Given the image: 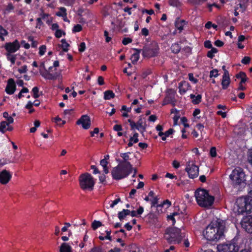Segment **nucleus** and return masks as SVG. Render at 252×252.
Returning a JSON list of instances; mask_svg holds the SVG:
<instances>
[{
	"instance_id": "nucleus-51",
	"label": "nucleus",
	"mask_w": 252,
	"mask_h": 252,
	"mask_svg": "<svg viewBox=\"0 0 252 252\" xmlns=\"http://www.w3.org/2000/svg\"><path fill=\"white\" fill-rule=\"evenodd\" d=\"M132 39L128 37H125L123 39L122 43L124 45H127V44L131 43Z\"/></svg>"
},
{
	"instance_id": "nucleus-5",
	"label": "nucleus",
	"mask_w": 252,
	"mask_h": 252,
	"mask_svg": "<svg viewBox=\"0 0 252 252\" xmlns=\"http://www.w3.org/2000/svg\"><path fill=\"white\" fill-rule=\"evenodd\" d=\"M229 178L231 181V184L235 188L239 189L245 187L246 184L245 173L240 168L233 170L229 175Z\"/></svg>"
},
{
	"instance_id": "nucleus-25",
	"label": "nucleus",
	"mask_w": 252,
	"mask_h": 252,
	"mask_svg": "<svg viewBox=\"0 0 252 252\" xmlns=\"http://www.w3.org/2000/svg\"><path fill=\"white\" fill-rule=\"evenodd\" d=\"M237 78H241V84L245 83L247 81V77L245 72H240L236 76Z\"/></svg>"
},
{
	"instance_id": "nucleus-24",
	"label": "nucleus",
	"mask_w": 252,
	"mask_h": 252,
	"mask_svg": "<svg viewBox=\"0 0 252 252\" xmlns=\"http://www.w3.org/2000/svg\"><path fill=\"white\" fill-rule=\"evenodd\" d=\"M104 98L105 100H109L115 97L114 93L110 90L106 91L104 93Z\"/></svg>"
},
{
	"instance_id": "nucleus-33",
	"label": "nucleus",
	"mask_w": 252,
	"mask_h": 252,
	"mask_svg": "<svg viewBox=\"0 0 252 252\" xmlns=\"http://www.w3.org/2000/svg\"><path fill=\"white\" fill-rule=\"evenodd\" d=\"M102 225V223L98 220H94L92 223V227L93 230H96L97 228Z\"/></svg>"
},
{
	"instance_id": "nucleus-64",
	"label": "nucleus",
	"mask_w": 252,
	"mask_h": 252,
	"mask_svg": "<svg viewBox=\"0 0 252 252\" xmlns=\"http://www.w3.org/2000/svg\"><path fill=\"white\" fill-rule=\"evenodd\" d=\"M141 34L144 36H147L149 34L148 30L146 28H143L141 30Z\"/></svg>"
},
{
	"instance_id": "nucleus-58",
	"label": "nucleus",
	"mask_w": 252,
	"mask_h": 252,
	"mask_svg": "<svg viewBox=\"0 0 252 252\" xmlns=\"http://www.w3.org/2000/svg\"><path fill=\"white\" fill-rule=\"evenodd\" d=\"M127 122L129 123V125L131 127V130H134L135 129V123L131 120V119H128L127 120Z\"/></svg>"
},
{
	"instance_id": "nucleus-7",
	"label": "nucleus",
	"mask_w": 252,
	"mask_h": 252,
	"mask_svg": "<svg viewBox=\"0 0 252 252\" xmlns=\"http://www.w3.org/2000/svg\"><path fill=\"white\" fill-rule=\"evenodd\" d=\"M79 185L83 190H92L95 184L93 176L88 173H85L80 175L79 178Z\"/></svg>"
},
{
	"instance_id": "nucleus-11",
	"label": "nucleus",
	"mask_w": 252,
	"mask_h": 252,
	"mask_svg": "<svg viewBox=\"0 0 252 252\" xmlns=\"http://www.w3.org/2000/svg\"><path fill=\"white\" fill-rule=\"evenodd\" d=\"M20 45L19 42L17 40H15L13 42L6 43L4 47L6 50V53H14L18 50L20 48Z\"/></svg>"
},
{
	"instance_id": "nucleus-12",
	"label": "nucleus",
	"mask_w": 252,
	"mask_h": 252,
	"mask_svg": "<svg viewBox=\"0 0 252 252\" xmlns=\"http://www.w3.org/2000/svg\"><path fill=\"white\" fill-rule=\"evenodd\" d=\"M241 224L248 233L252 234V216L243 218L241 221Z\"/></svg>"
},
{
	"instance_id": "nucleus-31",
	"label": "nucleus",
	"mask_w": 252,
	"mask_h": 252,
	"mask_svg": "<svg viewBox=\"0 0 252 252\" xmlns=\"http://www.w3.org/2000/svg\"><path fill=\"white\" fill-rule=\"evenodd\" d=\"M8 125H9L5 121L1 122L0 124V131L2 133H4L6 130V128L8 126Z\"/></svg>"
},
{
	"instance_id": "nucleus-10",
	"label": "nucleus",
	"mask_w": 252,
	"mask_h": 252,
	"mask_svg": "<svg viewBox=\"0 0 252 252\" xmlns=\"http://www.w3.org/2000/svg\"><path fill=\"white\" fill-rule=\"evenodd\" d=\"M220 252H237L238 247L235 243H228L218 246Z\"/></svg>"
},
{
	"instance_id": "nucleus-3",
	"label": "nucleus",
	"mask_w": 252,
	"mask_h": 252,
	"mask_svg": "<svg viewBox=\"0 0 252 252\" xmlns=\"http://www.w3.org/2000/svg\"><path fill=\"white\" fill-rule=\"evenodd\" d=\"M195 196L198 204L202 207H209L214 201V197L210 195L205 189H198L195 192Z\"/></svg>"
},
{
	"instance_id": "nucleus-28",
	"label": "nucleus",
	"mask_w": 252,
	"mask_h": 252,
	"mask_svg": "<svg viewBox=\"0 0 252 252\" xmlns=\"http://www.w3.org/2000/svg\"><path fill=\"white\" fill-rule=\"evenodd\" d=\"M5 55L7 59L11 62L12 64H14L16 61V55L11 53H5Z\"/></svg>"
},
{
	"instance_id": "nucleus-34",
	"label": "nucleus",
	"mask_w": 252,
	"mask_h": 252,
	"mask_svg": "<svg viewBox=\"0 0 252 252\" xmlns=\"http://www.w3.org/2000/svg\"><path fill=\"white\" fill-rule=\"evenodd\" d=\"M218 51L217 49L213 48L211 50L208 52L207 56L210 59H212L214 57V54L217 53Z\"/></svg>"
},
{
	"instance_id": "nucleus-2",
	"label": "nucleus",
	"mask_w": 252,
	"mask_h": 252,
	"mask_svg": "<svg viewBox=\"0 0 252 252\" xmlns=\"http://www.w3.org/2000/svg\"><path fill=\"white\" fill-rule=\"evenodd\" d=\"M132 166L130 162L120 164L113 168L112 176L115 180H121L128 176L132 172Z\"/></svg>"
},
{
	"instance_id": "nucleus-48",
	"label": "nucleus",
	"mask_w": 252,
	"mask_h": 252,
	"mask_svg": "<svg viewBox=\"0 0 252 252\" xmlns=\"http://www.w3.org/2000/svg\"><path fill=\"white\" fill-rule=\"evenodd\" d=\"M204 47L206 48H208V49L213 48L212 43H211V41L209 40L205 41L204 43Z\"/></svg>"
},
{
	"instance_id": "nucleus-62",
	"label": "nucleus",
	"mask_w": 252,
	"mask_h": 252,
	"mask_svg": "<svg viewBox=\"0 0 252 252\" xmlns=\"http://www.w3.org/2000/svg\"><path fill=\"white\" fill-rule=\"evenodd\" d=\"M121 201V199L120 198H117L116 199H115V200H114L112 203L110 204V207L111 208H113L115 205H116V204H117L119 202Z\"/></svg>"
},
{
	"instance_id": "nucleus-32",
	"label": "nucleus",
	"mask_w": 252,
	"mask_h": 252,
	"mask_svg": "<svg viewBox=\"0 0 252 252\" xmlns=\"http://www.w3.org/2000/svg\"><path fill=\"white\" fill-rule=\"evenodd\" d=\"M167 205V207H169L171 206V202L168 200H164L162 203L160 204L157 205L156 206V207L157 208L158 211L159 208H161L164 205ZM158 213H159V211H158Z\"/></svg>"
},
{
	"instance_id": "nucleus-17",
	"label": "nucleus",
	"mask_w": 252,
	"mask_h": 252,
	"mask_svg": "<svg viewBox=\"0 0 252 252\" xmlns=\"http://www.w3.org/2000/svg\"><path fill=\"white\" fill-rule=\"evenodd\" d=\"M230 84V78L228 71H225L224 73L221 82L222 89L225 90L227 88Z\"/></svg>"
},
{
	"instance_id": "nucleus-60",
	"label": "nucleus",
	"mask_w": 252,
	"mask_h": 252,
	"mask_svg": "<svg viewBox=\"0 0 252 252\" xmlns=\"http://www.w3.org/2000/svg\"><path fill=\"white\" fill-rule=\"evenodd\" d=\"M109 33L107 31H105L104 32V35L105 37L106 42H109L111 40V37L108 36Z\"/></svg>"
},
{
	"instance_id": "nucleus-55",
	"label": "nucleus",
	"mask_w": 252,
	"mask_h": 252,
	"mask_svg": "<svg viewBox=\"0 0 252 252\" xmlns=\"http://www.w3.org/2000/svg\"><path fill=\"white\" fill-rule=\"evenodd\" d=\"M7 34L8 32L6 30L3 29V27L0 25V35H6Z\"/></svg>"
},
{
	"instance_id": "nucleus-54",
	"label": "nucleus",
	"mask_w": 252,
	"mask_h": 252,
	"mask_svg": "<svg viewBox=\"0 0 252 252\" xmlns=\"http://www.w3.org/2000/svg\"><path fill=\"white\" fill-rule=\"evenodd\" d=\"M169 4L173 6H177L179 4L178 0H170Z\"/></svg>"
},
{
	"instance_id": "nucleus-41",
	"label": "nucleus",
	"mask_w": 252,
	"mask_h": 252,
	"mask_svg": "<svg viewBox=\"0 0 252 252\" xmlns=\"http://www.w3.org/2000/svg\"><path fill=\"white\" fill-rule=\"evenodd\" d=\"M82 30V27L81 25L79 24H77L74 26L72 31L74 32H79Z\"/></svg>"
},
{
	"instance_id": "nucleus-1",
	"label": "nucleus",
	"mask_w": 252,
	"mask_h": 252,
	"mask_svg": "<svg viewBox=\"0 0 252 252\" xmlns=\"http://www.w3.org/2000/svg\"><path fill=\"white\" fill-rule=\"evenodd\" d=\"M225 221L220 219L213 220L204 232V236L210 241H217L223 237L226 230Z\"/></svg>"
},
{
	"instance_id": "nucleus-40",
	"label": "nucleus",
	"mask_w": 252,
	"mask_h": 252,
	"mask_svg": "<svg viewBox=\"0 0 252 252\" xmlns=\"http://www.w3.org/2000/svg\"><path fill=\"white\" fill-rule=\"evenodd\" d=\"M219 75L218 70L217 69H214L210 72V77H217Z\"/></svg>"
},
{
	"instance_id": "nucleus-6",
	"label": "nucleus",
	"mask_w": 252,
	"mask_h": 252,
	"mask_svg": "<svg viewBox=\"0 0 252 252\" xmlns=\"http://www.w3.org/2000/svg\"><path fill=\"white\" fill-rule=\"evenodd\" d=\"M185 233L181 232L178 228L173 227L166 229L164 238L170 243H181L182 240L185 238Z\"/></svg>"
},
{
	"instance_id": "nucleus-50",
	"label": "nucleus",
	"mask_w": 252,
	"mask_h": 252,
	"mask_svg": "<svg viewBox=\"0 0 252 252\" xmlns=\"http://www.w3.org/2000/svg\"><path fill=\"white\" fill-rule=\"evenodd\" d=\"M86 49V44L85 42H81L79 48V51L80 52H84Z\"/></svg>"
},
{
	"instance_id": "nucleus-8",
	"label": "nucleus",
	"mask_w": 252,
	"mask_h": 252,
	"mask_svg": "<svg viewBox=\"0 0 252 252\" xmlns=\"http://www.w3.org/2000/svg\"><path fill=\"white\" fill-rule=\"evenodd\" d=\"M141 51L144 57L152 58L158 55L159 47L157 43L153 41L146 44L141 49Z\"/></svg>"
},
{
	"instance_id": "nucleus-53",
	"label": "nucleus",
	"mask_w": 252,
	"mask_h": 252,
	"mask_svg": "<svg viewBox=\"0 0 252 252\" xmlns=\"http://www.w3.org/2000/svg\"><path fill=\"white\" fill-rule=\"evenodd\" d=\"M18 71L20 73H26L27 71V65H23L21 66L20 68L18 69Z\"/></svg>"
},
{
	"instance_id": "nucleus-27",
	"label": "nucleus",
	"mask_w": 252,
	"mask_h": 252,
	"mask_svg": "<svg viewBox=\"0 0 252 252\" xmlns=\"http://www.w3.org/2000/svg\"><path fill=\"white\" fill-rule=\"evenodd\" d=\"M181 48V47L178 43H174L172 44L171 47L172 52L175 54L178 53L180 52Z\"/></svg>"
},
{
	"instance_id": "nucleus-4",
	"label": "nucleus",
	"mask_w": 252,
	"mask_h": 252,
	"mask_svg": "<svg viewBox=\"0 0 252 252\" xmlns=\"http://www.w3.org/2000/svg\"><path fill=\"white\" fill-rule=\"evenodd\" d=\"M252 209V198L251 196L240 197L236 202L234 210L238 214L250 213Z\"/></svg>"
},
{
	"instance_id": "nucleus-57",
	"label": "nucleus",
	"mask_w": 252,
	"mask_h": 252,
	"mask_svg": "<svg viewBox=\"0 0 252 252\" xmlns=\"http://www.w3.org/2000/svg\"><path fill=\"white\" fill-rule=\"evenodd\" d=\"M174 130L173 128H170L167 131H165L164 134L166 137L169 136L170 135L173 133Z\"/></svg>"
},
{
	"instance_id": "nucleus-30",
	"label": "nucleus",
	"mask_w": 252,
	"mask_h": 252,
	"mask_svg": "<svg viewBox=\"0 0 252 252\" xmlns=\"http://www.w3.org/2000/svg\"><path fill=\"white\" fill-rule=\"evenodd\" d=\"M185 22L184 20H181L180 19H178L175 22V27L179 30L181 31L183 30V23Z\"/></svg>"
},
{
	"instance_id": "nucleus-22",
	"label": "nucleus",
	"mask_w": 252,
	"mask_h": 252,
	"mask_svg": "<svg viewBox=\"0 0 252 252\" xmlns=\"http://www.w3.org/2000/svg\"><path fill=\"white\" fill-rule=\"evenodd\" d=\"M189 86L188 83L184 82V83H180L179 84V92L181 94H185L188 89V87Z\"/></svg>"
},
{
	"instance_id": "nucleus-35",
	"label": "nucleus",
	"mask_w": 252,
	"mask_h": 252,
	"mask_svg": "<svg viewBox=\"0 0 252 252\" xmlns=\"http://www.w3.org/2000/svg\"><path fill=\"white\" fill-rule=\"evenodd\" d=\"M206 0H188V1L192 4L198 5L202 4Z\"/></svg>"
},
{
	"instance_id": "nucleus-36",
	"label": "nucleus",
	"mask_w": 252,
	"mask_h": 252,
	"mask_svg": "<svg viewBox=\"0 0 252 252\" xmlns=\"http://www.w3.org/2000/svg\"><path fill=\"white\" fill-rule=\"evenodd\" d=\"M32 92L33 93V96L34 98H37L39 96V89L37 87H34L33 88L32 90Z\"/></svg>"
},
{
	"instance_id": "nucleus-23",
	"label": "nucleus",
	"mask_w": 252,
	"mask_h": 252,
	"mask_svg": "<svg viewBox=\"0 0 252 252\" xmlns=\"http://www.w3.org/2000/svg\"><path fill=\"white\" fill-rule=\"evenodd\" d=\"M108 164V162L105 159H101L100 161V164L103 167V171L105 174L109 173V169L107 167Z\"/></svg>"
},
{
	"instance_id": "nucleus-26",
	"label": "nucleus",
	"mask_w": 252,
	"mask_h": 252,
	"mask_svg": "<svg viewBox=\"0 0 252 252\" xmlns=\"http://www.w3.org/2000/svg\"><path fill=\"white\" fill-rule=\"evenodd\" d=\"M129 154H130V152L121 154L120 156L124 159V161L121 162V164H125L126 162H129V161H128V160L129 159Z\"/></svg>"
},
{
	"instance_id": "nucleus-44",
	"label": "nucleus",
	"mask_w": 252,
	"mask_h": 252,
	"mask_svg": "<svg viewBox=\"0 0 252 252\" xmlns=\"http://www.w3.org/2000/svg\"><path fill=\"white\" fill-rule=\"evenodd\" d=\"M75 0H61L66 5H72L74 4Z\"/></svg>"
},
{
	"instance_id": "nucleus-38",
	"label": "nucleus",
	"mask_w": 252,
	"mask_h": 252,
	"mask_svg": "<svg viewBox=\"0 0 252 252\" xmlns=\"http://www.w3.org/2000/svg\"><path fill=\"white\" fill-rule=\"evenodd\" d=\"M60 11L57 13V15L59 16H66V9L64 7H61L60 8Z\"/></svg>"
},
{
	"instance_id": "nucleus-56",
	"label": "nucleus",
	"mask_w": 252,
	"mask_h": 252,
	"mask_svg": "<svg viewBox=\"0 0 252 252\" xmlns=\"http://www.w3.org/2000/svg\"><path fill=\"white\" fill-rule=\"evenodd\" d=\"M47 75H48L45 77V79H46L54 80L56 78V77L53 74L50 73V72H49V73H47Z\"/></svg>"
},
{
	"instance_id": "nucleus-21",
	"label": "nucleus",
	"mask_w": 252,
	"mask_h": 252,
	"mask_svg": "<svg viewBox=\"0 0 252 252\" xmlns=\"http://www.w3.org/2000/svg\"><path fill=\"white\" fill-rule=\"evenodd\" d=\"M138 133L135 132L132 137H131L129 139V141L128 143V147H131L133 143H136L138 142Z\"/></svg>"
},
{
	"instance_id": "nucleus-20",
	"label": "nucleus",
	"mask_w": 252,
	"mask_h": 252,
	"mask_svg": "<svg viewBox=\"0 0 252 252\" xmlns=\"http://www.w3.org/2000/svg\"><path fill=\"white\" fill-rule=\"evenodd\" d=\"M60 252H72L71 247L68 244L63 243L60 246Z\"/></svg>"
},
{
	"instance_id": "nucleus-39",
	"label": "nucleus",
	"mask_w": 252,
	"mask_h": 252,
	"mask_svg": "<svg viewBox=\"0 0 252 252\" xmlns=\"http://www.w3.org/2000/svg\"><path fill=\"white\" fill-rule=\"evenodd\" d=\"M201 95L198 94L197 96H195V98L192 100V102L193 104H196L200 103L201 101Z\"/></svg>"
},
{
	"instance_id": "nucleus-52",
	"label": "nucleus",
	"mask_w": 252,
	"mask_h": 252,
	"mask_svg": "<svg viewBox=\"0 0 252 252\" xmlns=\"http://www.w3.org/2000/svg\"><path fill=\"white\" fill-rule=\"evenodd\" d=\"M251 61V58L249 57H245L241 61L242 63L245 64H248Z\"/></svg>"
},
{
	"instance_id": "nucleus-16",
	"label": "nucleus",
	"mask_w": 252,
	"mask_h": 252,
	"mask_svg": "<svg viewBox=\"0 0 252 252\" xmlns=\"http://www.w3.org/2000/svg\"><path fill=\"white\" fill-rule=\"evenodd\" d=\"M146 124L142 118H140L139 120L135 123V129L140 131L143 134L146 131Z\"/></svg>"
},
{
	"instance_id": "nucleus-15",
	"label": "nucleus",
	"mask_w": 252,
	"mask_h": 252,
	"mask_svg": "<svg viewBox=\"0 0 252 252\" xmlns=\"http://www.w3.org/2000/svg\"><path fill=\"white\" fill-rule=\"evenodd\" d=\"M16 90V85L14 79L10 78L8 80L5 88V92L9 94H12Z\"/></svg>"
},
{
	"instance_id": "nucleus-37",
	"label": "nucleus",
	"mask_w": 252,
	"mask_h": 252,
	"mask_svg": "<svg viewBox=\"0 0 252 252\" xmlns=\"http://www.w3.org/2000/svg\"><path fill=\"white\" fill-rule=\"evenodd\" d=\"M33 105V102L31 101H28V103L26 105V108L29 110V113H32L34 111V109L32 108Z\"/></svg>"
},
{
	"instance_id": "nucleus-49",
	"label": "nucleus",
	"mask_w": 252,
	"mask_h": 252,
	"mask_svg": "<svg viewBox=\"0 0 252 252\" xmlns=\"http://www.w3.org/2000/svg\"><path fill=\"white\" fill-rule=\"evenodd\" d=\"M118 215V218L120 220L124 219L126 216V213L125 212H123V210L122 211L119 212Z\"/></svg>"
},
{
	"instance_id": "nucleus-9",
	"label": "nucleus",
	"mask_w": 252,
	"mask_h": 252,
	"mask_svg": "<svg viewBox=\"0 0 252 252\" xmlns=\"http://www.w3.org/2000/svg\"><path fill=\"white\" fill-rule=\"evenodd\" d=\"M186 171L188 172L190 178L194 179L198 176L199 167L193 161H189L187 164Z\"/></svg>"
},
{
	"instance_id": "nucleus-46",
	"label": "nucleus",
	"mask_w": 252,
	"mask_h": 252,
	"mask_svg": "<svg viewBox=\"0 0 252 252\" xmlns=\"http://www.w3.org/2000/svg\"><path fill=\"white\" fill-rule=\"evenodd\" d=\"M158 198L157 196L155 197L151 201V207H156L158 205Z\"/></svg>"
},
{
	"instance_id": "nucleus-61",
	"label": "nucleus",
	"mask_w": 252,
	"mask_h": 252,
	"mask_svg": "<svg viewBox=\"0 0 252 252\" xmlns=\"http://www.w3.org/2000/svg\"><path fill=\"white\" fill-rule=\"evenodd\" d=\"M189 79L190 81L193 82L194 83H196L197 82V80L193 77V75L192 73H189Z\"/></svg>"
},
{
	"instance_id": "nucleus-59",
	"label": "nucleus",
	"mask_w": 252,
	"mask_h": 252,
	"mask_svg": "<svg viewBox=\"0 0 252 252\" xmlns=\"http://www.w3.org/2000/svg\"><path fill=\"white\" fill-rule=\"evenodd\" d=\"M89 252H103L102 249L100 247H94Z\"/></svg>"
},
{
	"instance_id": "nucleus-63",
	"label": "nucleus",
	"mask_w": 252,
	"mask_h": 252,
	"mask_svg": "<svg viewBox=\"0 0 252 252\" xmlns=\"http://www.w3.org/2000/svg\"><path fill=\"white\" fill-rule=\"evenodd\" d=\"M97 82L99 85H103L104 84V78L102 76H99L98 77Z\"/></svg>"
},
{
	"instance_id": "nucleus-47",
	"label": "nucleus",
	"mask_w": 252,
	"mask_h": 252,
	"mask_svg": "<svg viewBox=\"0 0 252 252\" xmlns=\"http://www.w3.org/2000/svg\"><path fill=\"white\" fill-rule=\"evenodd\" d=\"M210 154L211 157H216L217 156L216 149L215 147H212L210 151Z\"/></svg>"
},
{
	"instance_id": "nucleus-43",
	"label": "nucleus",
	"mask_w": 252,
	"mask_h": 252,
	"mask_svg": "<svg viewBox=\"0 0 252 252\" xmlns=\"http://www.w3.org/2000/svg\"><path fill=\"white\" fill-rule=\"evenodd\" d=\"M46 50V47L45 45H42L39 47V54L40 55L42 56L43 55Z\"/></svg>"
},
{
	"instance_id": "nucleus-13",
	"label": "nucleus",
	"mask_w": 252,
	"mask_h": 252,
	"mask_svg": "<svg viewBox=\"0 0 252 252\" xmlns=\"http://www.w3.org/2000/svg\"><path fill=\"white\" fill-rule=\"evenodd\" d=\"M77 125H82V127L85 129H89L91 126V119L89 116L86 115H83L76 122Z\"/></svg>"
},
{
	"instance_id": "nucleus-29",
	"label": "nucleus",
	"mask_w": 252,
	"mask_h": 252,
	"mask_svg": "<svg viewBox=\"0 0 252 252\" xmlns=\"http://www.w3.org/2000/svg\"><path fill=\"white\" fill-rule=\"evenodd\" d=\"M62 44L61 45V47L62 48L63 52H67L68 50V47L69 46V44L66 42L65 39H63L61 40Z\"/></svg>"
},
{
	"instance_id": "nucleus-45",
	"label": "nucleus",
	"mask_w": 252,
	"mask_h": 252,
	"mask_svg": "<svg viewBox=\"0 0 252 252\" xmlns=\"http://www.w3.org/2000/svg\"><path fill=\"white\" fill-rule=\"evenodd\" d=\"M65 34V33L61 30H57L55 32V36L57 38H60L62 34Z\"/></svg>"
},
{
	"instance_id": "nucleus-18",
	"label": "nucleus",
	"mask_w": 252,
	"mask_h": 252,
	"mask_svg": "<svg viewBox=\"0 0 252 252\" xmlns=\"http://www.w3.org/2000/svg\"><path fill=\"white\" fill-rule=\"evenodd\" d=\"M175 103L176 101L174 95L173 94H169L165 97L162 105H165L170 103L173 105H175Z\"/></svg>"
},
{
	"instance_id": "nucleus-42",
	"label": "nucleus",
	"mask_w": 252,
	"mask_h": 252,
	"mask_svg": "<svg viewBox=\"0 0 252 252\" xmlns=\"http://www.w3.org/2000/svg\"><path fill=\"white\" fill-rule=\"evenodd\" d=\"M14 8V6L11 3H9L5 8V11L7 13L10 12L11 10H13Z\"/></svg>"
},
{
	"instance_id": "nucleus-19",
	"label": "nucleus",
	"mask_w": 252,
	"mask_h": 252,
	"mask_svg": "<svg viewBox=\"0 0 252 252\" xmlns=\"http://www.w3.org/2000/svg\"><path fill=\"white\" fill-rule=\"evenodd\" d=\"M133 50H134L135 52L131 55L130 60L133 64H135L139 59V54L142 51L141 49L136 48H133Z\"/></svg>"
},
{
	"instance_id": "nucleus-14",
	"label": "nucleus",
	"mask_w": 252,
	"mask_h": 252,
	"mask_svg": "<svg viewBox=\"0 0 252 252\" xmlns=\"http://www.w3.org/2000/svg\"><path fill=\"white\" fill-rule=\"evenodd\" d=\"M12 178V175L10 173L4 169L0 172V183L1 184L5 185L7 184Z\"/></svg>"
}]
</instances>
